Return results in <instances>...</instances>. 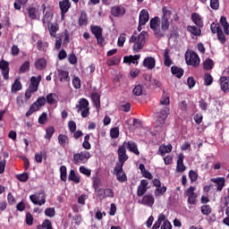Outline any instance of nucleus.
Listing matches in <instances>:
<instances>
[{
	"instance_id": "58836bf2",
	"label": "nucleus",
	"mask_w": 229,
	"mask_h": 229,
	"mask_svg": "<svg viewBox=\"0 0 229 229\" xmlns=\"http://www.w3.org/2000/svg\"><path fill=\"white\" fill-rule=\"evenodd\" d=\"M27 13L31 21H36L37 19V8L35 7H29L27 8Z\"/></svg>"
},
{
	"instance_id": "338daca9",
	"label": "nucleus",
	"mask_w": 229,
	"mask_h": 229,
	"mask_svg": "<svg viewBox=\"0 0 229 229\" xmlns=\"http://www.w3.org/2000/svg\"><path fill=\"white\" fill-rule=\"evenodd\" d=\"M160 229H173V225L171 224V222L169 220L165 219Z\"/></svg>"
},
{
	"instance_id": "f704fd0d",
	"label": "nucleus",
	"mask_w": 229,
	"mask_h": 229,
	"mask_svg": "<svg viewBox=\"0 0 229 229\" xmlns=\"http://www.w3.org/2000/svg\"><path fill=\"white\" fill-rule=\"evenodd\" d=\"M58 142L62 148H65L67 144H69V137L65 134H59L58 135Z\"/></svg>"
},
{
	"instance_id": "c85d7f7f",
	"label": "nucleus",
	"mask_w": 229,
	"mask_h": 229,
	"mask_svg": "<svg viewBox=\"0 0 229 229\" xmlns=\"http://www.w3.org/2000/svg\"><path fill=\"white\" fill-rule=\"evenodd\" d=\"M59 8L61 13H67L71 8V2L70 1H60L59 2Z\"/></svg>"
},
{
	"instance_id": "a19ab883",
	"label": "nucleus",
	"mask_w": 229,
	"mask_h": 229,
	"mask_svg": "<svg viewBox=\"0 0 229 229\" xmlns=\"http://www.w3.org/2000/svg\"><path fill=\"white\" fill-rule=\"evenodd\" d=\"M38 110H40V107L38 106V104L36 102H34L30 109H29V112L26 113V117H30V115L33 114L34 112H38Z\"/></svg>"
},
{
	"instance_id": "473e14b6",
	"label": "nucleus",
	"mask_w": 229,
	"mask_h": 229,
	"mask_svg": "<svg viewBox=\"0 0 229 229\" xmlns=\"http://www.w3.org/2000/svg\"><path fill=\"white\" fill-rule=\"evenodd\" d=\"M220 24L224 29V32L225 35H229V23L226 21V17L221 16L220 18Z\"/></svg>"
},
{
	"instance_id": "49530a36",
	"label": "nucleus",
	"mask_w": 229,
	"mask_h": 229,
	"mask_svg": "<svg viewBox=\"0 0 229 229\" xmlns=\"http://www.w3.org/2000/svg\"><path fill=\"white\" fill-rule=\"evenodd\" d=\"M212 83H214V78L210 73H206L204 75V85H206V87H210Z\"/></svg>"
},
{
	"instance_id": "aec40b11",
	"label": "nucleus",
	"mask_w": 229,
	"mask_h": 229,
	"mask_svg": "<svg viewBox=\"0 0 229 229\" xmlns=\"http://www.w3.org/2000/svg\"><path fill=\"white\" fill-rule=\"evenodd\" d=\"M191 21L199 28H201L203 26V18L198 13H191Z\"/></svg>"
},
{
	"instance_id": "9b49d317",
	"label": "nucleus",
	"mask_w": 229,
	"mask_h": 229,
	"mask_svg": "<svg viewBox=\"0 0 229 229\" xmlns=\"http://www.w3.org/2000/svg\"><path fill=\"white\" fill-rule=\"evenodd\" d=\"M40 81H42V75H38V77L32 76L30 78V89H32V92H37V90H38Z\"/></svg>"
},
{
	"instance_id": "774afa93",
	"label": "nucleus",
	"mask_w": 229,
	"mask_h": 229,
	"mask_svg": "<svg viewBox=\"0 0 229 229\" xmlns=\"http://www.w3.org/2000/svg\"><path fill=\"white\" fill-rule=\"evenodd\" d=\"M42 225L45 227V229H54L53 224L51 223V220H49V219H45L43 221Z\"/></svg>"
},
{
	"instance_id": "8fccbe9b",
	"label": "nucleus",
	"mask_w": 229,
	"mask_h": 229,
	"mask_svg": "<svg viewBox=\"0 0 229 229\" xmlns=\"http://www.w3.org/2000/svg\"><path fill=\"white\" fill-rule=\"evenodd\" d=\"M53 135H55V127L50 126L47 128L45 139H47V140H51V138L53 137Z\"/></svg>"
},
{
	"instance_id": "cd10ccee",
	"label": "nucleus",
	"mask_w": 229,
	"mask_h": 229,
	"mask_svg": "<svg viewBox=\"0 0 229 229\" xmlns=\"http://www.w3.org/2000/svg\"><path fill=\"white\" fill-rule=\"evenodd\" d=\"M171 104L169 96L165 91L163 92V95L159 100V106H168Z\"/></svg>"
},
{
	"instance_id": "bb28decb",
	"label": "nucleus",
	"mask_w": 229,
	"mask_h": 229,
	"mask_svg": "<svg viewBox=\"0 0 229 229\" xmlns=\"http://www.w3.org/2000/svg\"><path fill=\"white\" fill-rule=\"evenodd\" d=\"M58 78L60 81H70L71 77H69V72L64 70L57 71Z\"/></svg>"
},
{
	"instance_id": "f3484780",
	"label": "nucleus",
	"mask_w": 229,
	"mask_h": 229,
	"mask_svg": "<svg viewBox=\"0 0 229 229\" xmlns=\"http://www.w3.org/2000/svg\"><path fill=\"white\" fill-rule=\"evenodd\" d=\"M141 204L145 205L146 207H153V205H155V197H153L151 194L143 196Z\"/></svg>"
},
{
	"instance_id": "f8f14e48",
	"label": "nucleus",
	"mask_w": 229,
	"mask_h": 229,
	"mask_svg": "<svg viewBox=\"0 0 229 229\" xmlns=\"http://www.w3.org/2000/svg\"><path fill=\"white\" fill-rule=\"evenodd\" d=\"M53 8L47 7V11L43 13V24H51V21H53Z\"/></svg>"
},
{
	"instance_id": "09e8293b",
	"label": "nucleus",
	"mask_w": 229,
	"mask_h": 229,
	"mask_svg": "<svg viewBox=\"0 0 229 229\" xmlns=\"http://www.w3.org/2000/svg\"><path fill=\"white\" fill-rule=\"evenodd\" d=\"M162 12H163V16L161 18L167 19L169 21V19H171V15H173L171 9H169V7L167 6H164L162 9Z\"/></svg>"
},
{
	"instance_id": "e2e57ef3",
	"label": "nucleus",
	"mask_w": 229,
	"mask_h": 229,
	"mask_svg": "<svg viewBox=\"0 0 229 229\" xmlns=\"http://www.w3.org/2000/svg\"><path fill=\"white\" fill-rule=\"evenodd\" d=\"M132 93L134 96H142V86L140 84L135 86L132 89Z\"/></svg>"
},
{
	"instance_id": "052dcab7",
	"label": "nucleus",
	"mask_w": 229,
	"mask_h": 229,
	"mask_svg": "<svg viewBox=\"0 0 229 229\" xmlns=\"http://www.w3.org/2000/svg\"><path fill=\"white\" fill-rule=\"evenodd\" d=\"M56 211H55V208H48L45 210V215L47 217H55Z\"/></svg>"
},
{
	"instance_id": "5701e85b",
	"label": "nucleus",
	"mask_w": 229,
	"mask_h": 229,
	"mask_svg": "<svg viewBox=\"0 0 229 229\" xmlns=\"http://www.w3.org/2000/svg\"><path fill=\"white\" fill-rule=\"evenodd\" d=\"M34 65L38 71H44L47 66V61L45 58H39L35 62Z\"/></svg>"
},
{
	"instance_id": "dca6fc26",
	"label": "nucleus",
	"mask_w": 229,
	"mask_h": 229,
	"mask_svg": "<svg viewBox=\"0 0 229 229\" xmlns=\"http://www.w3.org/2000/svg\"><path fill=\"white\" fill-rule=\"evenodd\" d=\"M144 67H147L149 71L155 69V65H157V61L155 57L148 56L143 61Z\"/></svg>"
},
{
	"instance_id": "de8ad7c7",
	"label": "nucleus",
	"mask_w": 229,
	"mask_h": 229,
	"mask_svg": "<svg viewBox=\"0 0 229 229\" xmlns=\"http://www.w3.org/2000/svg\"><path fill=\"white\" fill-rule=\"evenodd\" d=\"M46 102L47 103V105H55V103H56V94L49 93L47 96Z\"/></svg>"
},
{
	"instance_id": "5fc2aeb1",
	"label": "nucleus",
	"mask_w": 229,
	"mask_h": 229,
	"mask_svg": "<svg viewBox=\"0 0 229 229\" xmlns=\"http://www.w3.org/2000/svg\"><path fill=\"white\" fill-rule=\"evenodd\" d=\"M30 71V61H25L20 67V72L24 74V72H28Z\"/></svg>"
},
{
	"instance_id": "423d86ee",
	"label": "nucleus",
	"mask_w": 229,
	"mask_h": 229,
	"mask_svg": "<svg viewBox=\"0 0 229 229\" xmlns=\"http://www.w3.org/2000/svg\"><path fill=\"white\" fill-rule=\"evenodd\" d=\"M123 165H115L114 167V174L116 176V180L120 182V183H124V182L128 181V177L126 176V173L123 170Z\"/></svg>"
},
{
	"instance_id": "c03bdc74",
	"label": "nucleus",
	"mask_w": 229,
	"mask_h": 229,
	"mask_svg": "<svg viewBox=\"0 0 229 229\" xmlns=\"http://www.w3.org/2000/svg\"><path fill=\"white\" fill-rule=\"evenodd\" d=\"M79 24L80 26H87V24H89V21L87 19V13L82 12L81 13V16L79 18Z\"/></svg>"
},
{
	"instance_id": "13d9d810",
	"label": "nucleus",
	"mask_w": 229,
	"mask_h": 229,
	"mask_svg": "<svg viewBox=\"0 0 229 229\" xmlns=\"http://www.w3.org/2000/svg\"><path fill=\"white\" fill-rule=\"evenodd\" d=\"M110 137L111 139H118L119 138V128L114 127L110 130Z\"/></svg>"
},
{
	"instance_id": "1a4fd4ad",
	"label": "nucleus",
	"mask_w": 229,
	"mask_h": 229,
	"mask_svg": "<svg viewBox=\"0 0 229 229\" xmlns=\"http://www.w3.org/2000/svg\"><path fill=\"white\" fill-rule=\"evenodd\" d=\"M123 146L124 147L125 149H128V151H130L131 153H134V155H136L137 157L140 155V152L139 151V148L137 146V143H135V141L133 140L124 141L123 143Z\"/></svg>"
},
{
	"instance_id": "2eb2a0df",
	"label": "nucleus",
	"mask_w": 229,
	"mask_h": 229,
	"mask_svg": "<svg viewBox=\"0 0 229 229\" xmlns=\"http://www.w3.org/2000/svg\"><path fill=\"white\" fill-rule=\"evenodd\" d=\"M220 81V88L222 92H225V94H228L229 92V78L226 76H223L219 80Z\"/></svg>"
},
{
	"instance_id": "412c9836",
	"label": "nucleus",
	"mask_w": 229,
	"mask_h": 229,
	"mask_svg": "<svg viewBox=\"0 0 229 229\" xmlns=\"http://www.w3.org/2000/svg\"><path fill=\"white\" fill-rule=\"evenodd\" d=\"M91 99L97 109L101 108V95L98 92L91 93Z\"/></svg>"
},
{
	"instance_id": "a211bd4d",
	"label": "nucleus",
	"mask_w": 229,
	"mask_h": 229,
	"mask_svg": "<svg viewBox=\"0 0 229 229\" xmlns=\"http://www.w3.org/2000/svg\"><path fill=\"white\" fill-rule=\"evenodd\" d=\"M169 113H170L169 106H164L163 108H160L159 116H158L159 119H161L160 124H165V119H167Z\"/></svg>"
},
{
	"instance_id": "c756f323",
	"label": "nucleus",
	"mask_w": 229,
	"mask_h": 229,
	"mask_svg": "<svg viewBox=\"0 0 229 229\" xmlns=\"http://www.w3.org/2000/svg\"><path fill=\"white\" fill-rule=\"evenodd\" d=\"M211 182L213 183H216V191H223V187H225V178L224 177H218V178H212Z\"/></svg>"
},
{
	"instance_id": "6ab92c4d",
	"label": "nucleus",
	"mask_w": 229,
	"mask_h": 229,
	"mask_svg": "<svg viewBox=\"0 0 229 229\" xmlns=\"http://www.w3.org/2000/svg\"><path fill=\"white\" fill-rule=\"evenodd\" d=\"M42 160H47V150L44 149L35 154V161L37 164H42Z\"/></svg>"
},
{
	"instance_id": "3c124183",
	"label": "nucleus",
	"mask_w": 229,
	"mask_h": 229,
	"mask_svg": "<svg viewBox=\"0 0 229 229\" xmlns=\"http://www.w3.org/2000/svg\"><path fill=\"white\" fill-rule=\"evenodd\" d=\"M200 212L203 216H210L212 214V208L208 205H204L200 208Z\"/></svg>"
},
{
	"instance_id": "0eeeda50",
	"label": "nucleus",
	"mask_w": 229,
	"mask_h": 229,
	"mask_svg": "<svg viewBox=\"0 0 229 229\" xmlns=\"http://www.w3.org/2000/svg\"><path fill=\"white\" fill-rule=\"evenodd\" d=\"M0 70L4 80H10V63L4 59L0 61Z\"/></svg>"
},
{
	"instance_id": "0e129e2a",
	"label": "nucleus",
	"mask_w": 229,
	"mask_h": 229,
	"mask_svg": "<svg viewBox=\"0 0 229 229\" xmlns=\"http://www.w3.org/2000/svg\"><path fill=\"white\" fill-rule=\"evenodd\" d=\"M145 192H148V188H144V186L139 185L137 190V196L139 198H141V196H143Z\"/></svg>"
},
{
	"instance_id": "4468645a",
	"label": "nucleus",
	"mask_w": 229,
	"mask_h": 229,
	"mask_svg": "<svg viewBox=\"0 0 229 229\" xmlns=\"http://www.w3.org/2000/svg\"><path fill=\"white\" fill-rule=\"evenodd\" d=\"M185 158V156H183V153H180L178 155L177 159V165H176V171L177 173H184L186 166L183 164V159Z\"/></svg>"
},
{
	"instance_id": "f257e3e1",
	"label": "nucleus",
	"mask_w": 229,
	"mask_h": 229,
	"mask_svg": "<svg viewBox=\"0 0 229 229\" xmlns=\"http://www.w3.org/2000/svg\"><path fill=\"white\" fill-rule=\"evenodd\" d=\"M146 37H148V32L141 31L140 35L134 33L129 39L130 44H134L132 49L134 53H139L140 49L146 45Z\"/></svg>"
},
{
	"instance_id": "393cba45",
	"label": "nucleus",
	"mask_w": 229,
	"mask_h": 229,
	"mask_svg": "<svg viewBox=\"0 0 229 229\" xmlns=\"http://www.w3.org/2000/svg\"><path fill=\"white\" fill-rule=\"evenodd\" d=\"M171 72L174 76H175V78L180 79L183 76L185 72L183 71V69L174 65L171 67Z\"/></svg>"
},
{
	"instance_id": "bf43d9fd",
	"label": "nucleus",
	"mask_w": 229,
	"mask_h": 229,
	"mask_svg": "<svg viewBox=\"0 0 229 229\" xmlns=\"http://www.w3.org/2000/svg\"><path fill=\"white\" fill-rule=\"evenodd\" d=\"M105 198H114V190H112V188L104 189V199Z\"/></svg>"
},
{
	"instance_id": "6e6552de",
	"label": "nucleus",
	"mask_w": 229,
	"mask_h": 229,
	"mask_svg": "<svg viewBox=\"0 0 229 229\" xmlns=\"http://www.w3.org/2000/svg\"><path fill=\"white\" fill-rule=\"evenodd\" d=\"M117 155L119 163H116V165H124V163L128 160L129 157L126 155V148L123 145L118 148Z\"/></svg>"
},
{
	"instance_id": "e433bc0d",
	"label": "nucleus",
	"mask_w": 229,
	"mask_h": 229,
	"mask_svg": "<svg viewBox=\"0 0 229 229\" xmlns=\"http://www.w3.org/2000/svg\"><path fill=\"white\" fill-rule=\"evenodd\" d=\"M91 33L95 35V38L101 37L103 35V29L99 26L91 25Z\"/></svg>"
},
{
	"instance_id": "ea45409f",
	"label": "nucleus",
	"mask_w": 229,
	"mask_h": 229,
	"mask_svg": "<svg viewBox=\"0 0 229 229\" xmlns=\"http://www.w3.org/2000/svg\"><path fill=\"white\" fill-rule=\"evenodd\" d=\"M165 221V215L164 213L160 214L157 217V221L153 225V229L160 228L162 222Z\"/></svg>"
},
{
	"instance_id": "7ed1b4c3",
	"label": "nucleus",
	"mask_w": 229,
	"mask_h": 229,
	"mask_svg": "<svg viewBox=\"0 0 229 229\" xmlns=\"http://www.w3.org/2000/svg\"><path fill=\"white\" fill-rule=\"evenodd\" d=\"M150 30L154 31L156 38H162L164 37V32L160 29V18L156 16L150 20Z\"/></svg>"
},
{
	"instance_id": "79ce46f5",
	"label": "nucleus",
	"mask_w": 229,
	"mask_h": 229,
	"mask_svg": "<svg viewBox=\"0 0 229 229\" xmlns=\"http://www.w3.org/2000/svg\"><path fill=\"white\" fill-rule=\"evenodd\" d=\"M160 24H161L162 33H164V31H167V30H169V26H170L169 20H167L165 18H161Z\"/></svg>"
},
{
	"instance_id": "39448f33",
	"label": "nucleus",
	"mask_w": 229,
	"mask_h": 229,
	"mask_svg": "<svg viewBox=\"0 0 229 229\" xmlns=\"http://www.w3.org/2000/svg\"><path fill=\"white\" fill-rule=\"evenodd\" d=\"M185 61L187 65H191V67H199V63L201 62V60L199 59V55H198L196 52H191L190 56H187V55H185Z\"/></svg>"
},
{
	"instance_id": "ddd939ff",
	"label": "nucleus",
	"mask_w": 229,
	"mask_h": 229,
	"mask_svg": "<svg viewBox=\"0 0 229 229\" xmlns=\"http://www.w3.org/2000/svg\"><path fill=\"white\" fill-rule=\"evenodd\" d=\"M126 13V9L123 5H116L112 7L111 14L114 17H123Z\"/></svg>"
},
{
	"instance_id": "6e6d98bb",
	"label": "nucleus",
	"mask_w": 229,
	"mask_h": 229,
	"mask_svg": "<svg viewBox=\"0 0 229 229\" xmlns=\"http://www.w3.org/2000/svg\"><path fill=\"white\" fill-rule=\"evenodd\" d=\"M198 174L194 170H190L189 172V178L191 182V183H194V182H198Z\"/></svg>"
},
{
	"instance_id": "69168bd1",
	"label": "nucleus",
	"mask_w": 229,
	"mask_h": 229,
	"mask_svg": "<svg viewBox=\"0 0 229 229\" xmlns=\"http://www.w3.org/2000/svg\"><path fill=\"white\" fill-rule=\"evenodd\" d=\"M99 185H101V179L99 177H94L93 189H95V191H98V189H99Z\"/></svg>"
},
{
	"instance_id": "20e7f679",
	"label": "nucleus",
	"mask_w": 229,
	"mask_h": 229,
	"mask_svg": "<svg viewBox=\"0 0 229 229\" xmlns=\"http://www.w3.org/2000/svg\"><path fill=\"white\" fill-rule=\"evenodd\" d=\"M89 158H90V152L89 151H81L80 153L73 154V162L75 165L87 164Z\"/></svg>"
},
{
	"instance_id": "603ef678",
	"label": "nucleus",
	"mask_w": 229,
	"mask_h": 229,
	"mask_svg": "<svg viewBox=\"0 0 229 229\" xmlns=\"http://www.w3.org/2000/svg\"><path fill=\"white\" fill-rule=\"evenodd\" d=\"M166 191H167V187L165 186L157 187L155 191V196H164V194H165Z\"/></svg>"
},
{
	"instance_id": "2f4dec72",
	"label": "nucleus",
	"mask_w": 229,
	"mask_h": 229,
	"mask_svg": "<svg viewBox=\"0 0 229 229\" xmlns=\"http://www.w3.org/2000/svg\"><path fill=\"white\" fill-rule=\"evenodd\" d=\"M164 65L165 67H171L173 65V60H171V56L169 55V49H165L164 52Z\"/></svg>"
},
{
	"instance_id": "c9c22d12",
	"label": "nucleus",
	"mask_w": 229,
	"mask_h": 229,
	"mask_svg": "<svg viewBox=\"0 0 229 229\" xmlns=\"http://www.w3.org/2000/svg\"><path fill=\"white\" fill-rule=\"evenodd\" d=\"M172 151H173V145L171 144L159 147V153L161 157H165V153H171Z\"/></svg>"
},
{
	"instance_id": "b1692460",
	"label": "nucleus",
	"mask_w": 229,
	"mask_h": 229,
	"mask_svg": "<svg viewBox=\"0 0 229 229\" xmlns=\"http://www.w3.org/2000/svg\"><path fill=\"white\" fill-rule=\"evenodd\" d=\"M30 199L34 205H38L39 207H42V205H46V198L44 197L40 199V198L37 195H30Z\"/></svg>"
},
{
	"instance_id": "9d476101",
	"label": "nucleus",
	"mask_w": 229,
	"mask_h": 229,
	"mask_svg": "<svg viewBox=\"0 0 229 229\" xmlns=\"http://www.w3.org/2000/svg\"><path fill=\"white\" fill-rule=\"evenodd\" d=\"M148 21H149V12H148V10L146 9L141 10L139 16L140 26H146V23Z\"/></svg>"
},
{
	"instance_id": "a878e982",
	"label": "nucleus",
	"mask_w": 229,
	"mask_h": 229,
	"mask_svg": "<svg viewBox=\"0 0 229 229\" xmlns=\"http://www.w3.org/2000/svg\"><path fill=\"white\" fill-rule=\"evenodd\" d=\"M187 31L194 37H199L201 35V28L196 26L188 25Z\"/></svg>"
},
{
	"instance_id": "72a5a7b5",
	"label": "nucleus",
	"mask_w": 229,
	"mask_h": 229,
	"mask_svg": "<svg viewBox=\"0 0 229 229\" xmlns=\"http://www.w3.org/2000/svg\"><path fill=\"white\" fill-rule=\"evenodd\" d=\"M47 28H48V31L50 33V35L54 38L56 37V31H58V30H60V27H58V24H47Z\"/></svg>"
},
{
	"instance_id": "7c9ffc66",
	"label": "nucleus",
	"mask_w": 229,
	"mask_h": 229,
	"mask_svg": "<svg viewBox=\"0 0 229 229\" xmlns=\"http://www.w3.org/2000/svg\"><path fill=\"white\" fill-rule=\"evenodd\" d=\"M68 180L70 182H73L74 183H80V182H81V178H80V176L76 174V171L72 169L70 171V174L68 175Z\"/></svg>"
},
{
	"instance_id": "680f3d73",
	"label": "nucleus",
	"mask_w": 229,
	"mask_h": 229,
	"mask_svg": "<svg viewBox=\"0 0 229 229\" xmlns=\"http://www.w3.org/2000/svg\"><path fill=\"white\" fill-rule=\"evenodd\" d=\"M79 171L81 174H85V176H90V174H92V171L85 166H81Z\"/></svg>"
},
{
	"instance_id": "f03ea898",
	"label": "nucleus",
	"mask_w": 229,
	"mask_h": 229,
	"mask_svg": "<svg viewBox=\"0 0 229 229\" xmlns=\"http://www.w3.org/2000/svg\"><path fill=\"white\" fill-rule=\"evenodd\" d=\"M89 103L87 98L79 99V104L76 105L77 112L80 114L81 117H89L90 115V107L89 106Z\"/></svg>"
},
{
	"instance_id": "a18cd8bd",
	"label": "nucleus",
	"mask_w": 229,
	"mask_h": 229,
	"mask_svg": "<svg viewBox=\"0 0 229 229\" xmlns=\"http://www.w3.org/2000/svg\"><path fill=\"white\" fill-rule=\"evenodd\" d=\"M12 90L13 92H19V90H22V83L19 81V79H16L12 85Z\"/></svg>"
},
{
	"instance_id": "864d4df0",
	"label": "nucleus",
	"mask_w": 229,
	"mask_h": 229,
	"mask_svg": "<svg viewBox=\"0 0 229 229\" xmlns=\"http://www.w3.org/2000/svg\"><path fill=\"white\" fill-rule=\"evenodd\" d=\"M125 42H126V34L125 33L120 34L117 41L118 47H123Z\"/></svg>"
},
{
	"instance_id": "4be33fe9",
	"label": "nucleus",
	"mask_w": 229,
	"mask_h": 229,
	"mask_svg": "<svg viewBox=\"0 0 229 229\" xmlns=\"http://www.w3.org/2000/svg\"><path fill=\"white\" fill-rule=\"evenodd\" d=\"M216 37L217 40L220 42V44H226V36H225V32H223V29L221 26L217 25L216 27Z\"/></svg>"
},
{
	"instance_id": "4d7b16f0",
	"label": "nucleus",
	"mask_w": 229,
	"mask_h": 229,
	"mask_svg": "<svg viewBox=\"0 0 229 229\" xmlns=\"http://www.w3.org/2000/svg\"><path fill=\"white\" fill-rule=\"evenodd\" d=\"M16 179L19 180V182H28V180H30V175L26 173L16 174Z\"/></svg>"
},
{
	"instance_id": "37998d69",
	"label": "nucleus",
	"mask_w": 229,
	"mask_h": 229,
	"mask_svg": "<svg viewBox=\"0 0 229 229\" xmlns=\"http://www.w3.org/2000/svg\"><path fill=\"white\" fill-rule=\"evenodd\" d=\"M60 178L62 182H67V166L62 165L60 167Z\"/></svg>"
},
{
	"instance_id": "4c0bfd02",
	"label": "nucleus",
	"mask_w": 229,
	"mask_h": 229,
	"mask_svg": "<svg viewBox=\"0 0 229 229\" xmlns=\"http://www.w3.org/2000/svg\"><path fill=\"white\" fill-rule=\"evenodd\" d=\"M203 69L205 71H212L214 69V61L210 58H208L203 63Z\"/></svg>"
}]
</instances>
